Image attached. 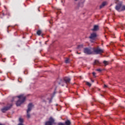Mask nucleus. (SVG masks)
Returning <instances> with one entry per match:
<instances>
[{
    "mask_svg": "<svg viewBox=\"0 0 125 125\" xmlns=\"http://www.w3.org/2000/svg\"><path fill=\"white\" fill-rule=\"evenodd\" d=\"M58 125H64V124L62 123H59Z\"/></svg>",
    "mask_w": 125,
    "mask_h": 125,
    "instance_id": "22",
    "label": "nucleus"
},
{
    "mask_svg": "<svg viewBox=\"0 0 125 125\" xmlns=\"http://www.w3.org/2000/svg\"><path fill=\"white\" fill-rule=\"evenodd\" d=\"M18 98L19 99V100L17 101L16 103L17 106H20V105L24 103L26 100V97L24 96V95H21L18 96Z\"/></svg>",
    "mask_w": 125,
    "mask_h": 125,
    "instance_id": "3",
    "label": "nucleus"
},
{
    "mask_svg": "<svg viewBox=\"0 0 125 125\" xmlns=\"http://www.w3.org/2000/svg\"><path fill=\"white\" fill-rule=\"evenodd\" d=\"M34 107V105H33V104L30 103L28 105V109L27 110V115L26 117L27 119H30L31 118V114H30V112L31 111H32V108Z\"/></svg>",
    "mask_w": 125,
    "mask_h": 125,
    "instance_id": "4",
    "label": "nucleus"
},
{
    "mask_svg": "<svg viewBox=\"0 0 125 125\" xmlns=\"http://www.w3.org/2000/svg\"><path fill=\"white\" fill-rule=\"evenodd\" d=\"M16 98H17V97H14L13 98V101H14V100H15V99H16Z\"/></svg>",
    "mask_w": 125,
    "mask_h": 125,
    "instance_id": "23",
    "label": "nucleus"
},
{
    "mask_svg": "<svg viewBox=\"0 0 125 125\" xmlns=\"http://www.w3.org/2000/svg\"><path fill=\"white\" fill-rule=\"evenodd\" d=\"M3 62H5V59L4 60H2Z\"/></svg>",
    "mask_w": 125,
    "mask_h": 125,
    "instance_id": "27",
    "label": "nucleus"
},
{
    "mask_svg": "<svg viewBox=\"0 0 125 125\" xmlns=\"http://www.w3.org/2000/svg\"><path fill=\"white\" fill-rule=\"evenodd\" d=\"M96 70L98 71V72H101L102 71L101 69H97Z\"/></svg>",
    "mask_w": 125,
    "mask_h": 125,
    "instance_id": "20",
    "label": "nucleus"
},
{
    "mask_svg": "<svg viewBox=\"0 0 125 125\" xmlns=\"http://www.w3.org/2000/svg\"><path fill=\"white\" fill-rule=\"evenodd\" d=\"M37 35H38V36H41V34H42V31H41V30H38V31L37 32Z\"/></svg>",
    "mask_w": 125,
    "mask_h": 125,
    "instance_id": "17",
    "label": "nucleus"
},
{
    "mask_svg": "<svg viewBox=\"0 0 125 125\" xmlns=\"http://www.w3.org/2000/svg\"><path fill=\"white\" fill-rule=\"evenodd\" d=\"M115 3L117 5L115 6V9L119 12L125 10V5H123V1H120L119 0H115Z\"/></svg>",
    "mask_w": 125,
    "mask_h": 125,
    "instance_id": "1",
    "label": "nucleus"
},
{
    "mask_svg": "<svg viewBox=\"0 0 125 125\" xmlns=\"http://www.w3.org/2000/svg\"><path fill=\"white\" fill-rule=\"evenodd\" d=\"M99 64H100V62H99V61L98 60H95L94 63H93V65L94 66L95 65H99Z\"/></svg>",
    "mask_w": 125,
    "mask_h": 125,
    "instance_id": "12",
    "label": "nucleus"
},
{
    "mask_svg": "<svg viewBox=\"0 0 125 125\" xmlns=\"http://www.w3.org/2000/svg\"><path fill=\"white\" fill-rule=\"evenodd\" d=\"M97 37V34H96V33H92L91 34L89 38L91 40H95Z\"/></svg>",
    "mask_w": 125,
    "mask_h": 125,
    "instance_id": "9",
    "label": "nucleus"
},
{
    "mask_svg": "<svg viewBox=\"0 0 125 125\" xmlns=\"http://www.w3.org/2000/svg\"><path fill=\"white\" fill-rule=\"evenodd\" d=\"M65 63H66V64L68 63H70V59H69V58H66L65 60Z\"/></svg>",
    "mask_w": 125,
    "mask_h": 125,
    "instance_id": "16",
    "label": "nucleus"
},
{
    "mask_svg": "<svg viewBox=\"0 0 125 125\" xmlns=\"http://www.w3.org/2000/svg\"><path fill=\"white\" fill-rule=\"evenodd\" d=\"M113 101H115V100H113Z\"/></svg>",
    "mask_w": 125,
    "mask_h": 125,
    "instance_id": "34",
    "label": "nucleus"
},
{
    "mask_svg": "<svg viewBox=\"0 0 125 125\" xmlns=\"http://www.w3.org/2000/svg\"><path fill=\"white\" fill-rule=\"evenodd\" d=\"M12 106V105L10 104L9 106H5L3 108L1 109V112L2 113H5L6 111H8V110L10 109V108Z\"/></svg>",
    "mask_w": 125,
    "mask_h": 125,
    "instance_id": "8",
    "label": "nucleus"
},
{
    "mask_svg": "<svg viewBox=\"0 0 125 125\" xmlns=\"http://www.w3.org/2000/svg\"><path fill=\"white\" fill-rule=\"evenodd\" d=\"M99 30V26L97 25H94L93 28L92 29V31H96Z\"/></svg>",
    "mask_w": 125,
    "mask_h": 125,
    "instance_id": "10",
    "label": "nucleus"
},
{
    "mask_svg": "<svg viewBox=\"0 0 125 125\" xmlns=\"http://www.w3.org/2000/svg\"><path fill=\"white\" fill-rule=\"evenodd\" d=\"M87 125H90V123H87Z\"/></svg>",
    "mask_w": 125,
    "mask_h": 125,
    "instance_id": "24",
    "label": "nucleus"
},
{
    "mask_svg": "<svg viewBox=\"0 0 125 125\" xmlns=\"http://www.w3.org/2000/svg\"><path fill=\"white\" fill-rule=\"evenodd\" d=\"M0 125H2V124H0Z\"/></svg>",
    "mask_w": 125,
    "mask_h": 125,
    "instance_id": "32",
    "label": "nucleus"
},
{
    "mask_svg": "<svg viewBox=\"0 0 125 125\" xmlns=\"http://www.w3.org/2000/svg\"><path fill=\"white\" fill-rule=\"evenodd\" d=\"M77 54H81V53H78V52H77Z\"/></svg>",
    "mask_w": 125,
    "mask_h": 125,
    "instance_id": "26",
    "label": "nucleus"
},
{
    "mask_svg": "<svg viewBox=\"0 0 125 125\" xmlns=\"http://www.w3.org/2000/svg\"><path fill=\"white\" fill-rule=\"evenodd\" d=\"M19 120V122H20L19 124H23V123H24V119H22L21 118H20Z\"/></svg>",
    "mask_w": 125,
    "mask_h": 125,
    "instance_id": "13",
    "label": "nucleus"
},
{
    "mask_svg": "<svg viewBox=\"0 0 125 125\" xmlns=\"http://www.w3.org/2000/svg\"><path fill=\"white\" fill-rule=\"evenodd\" d=\"M92 74H93L94 77H95V75H96V73H95V72H93Z\"/></svg>",
    "mask_w": 125,
    "mask_h": 125,
    "instance_id": "21",
    "label": "nucleus"
},
{
    "mask_svg": "<svg viewBox=\"0 0 125 125\" xmlns=\"http://www.w3.org/2000/svg\"><path fill=\"white\" fill-rule=\"evenodd\" d=\"M104 87H107V86H106V84H104Z\"/></svg>",
    "mask_w": 125,
    "mask_h": 125,
    "instance_id": "25",
    "label": "nucleus"
},
{
    "mask_svg": "<svg viewBox=\"0 0 125 125\" xmlns=\"http://www.w3.org/2000/svg\"><path fill=\"white\" fill-rule=\"evenodd\" d=\"M62 1V2H63V0H62V1Z\"/></svg>",
    "mask_w": 125,
    "mask_h": 125,
    "instance_id": "31",
    "label": "nucleus"
},
{
    "mask_svg": "<svg viewBox=\"0 0 125 125\" xmlns=\"http://www.w3.org/2000/svg\"><path fill=\"white\" fill-rule=\"evenodd\" d=\"M101 96H103V95H101Z\"/></svg>",
    "mask_w": 125,
    "mask_h": 125,
    "instance_id": "33",
    "label": "nucleus"
},
{
    "mask_svg": "<svg viewBox=\"0 0 125 125\" xmlns=\"http://www.w3.org/2000/svg\"><path fill=\"white\" fill-rule=\"evenodd\" d=\"M104 64H105V65L106 66V65H108V62L106 61H104L103 62Z\"/></svg>",
    "mask_w": 125,
    "mask_h": 125,
    "instance_id": "18",
    "label": "nucleus"
},
{
    "mask_svg": "<svg viewBox=\"0 0 125 125\" xmlns=\"http://www.w3.org/2000/svg\"><path fill=\"white\" fill-rule=\"evenodd\" d=\"M83 45L81 44L79 45L77 47L78 49H81V48H83Z\"/></svg>",
    "mask_w": 125,
    "mask_h": 125,
    "instance_id": "14",
    "label": "nucleus"
},
{
    "mask_svg": "<svg viewBox=\"0 0 125 125\" xmlns=\"http://www.w3.org/2000/svg\"><path fill=\"white\" fill-rule=\"evenodd\" d=\"M86 84H87V85H88V86H91V84H90V83H89V82H86Z\"/></svg>",
    "mask_w": 125,
    "mask_h": 125,
    "instance_id": "19",
    "label": "nucleus"
},
{
    "mask_svg": "<svg viewBox=\"0 0 125 125\" xmlns=\"http://www.w3.org/2000/svg\"><path fill=\"white\" fill-rule=\"evenodd\" d=\"M71 81V79L68 78V77H65L63 79V80H62L61 79H58L57 80V83H58V84H61L62 85V86H64V83H70Z\"/></svg>",
    "mask_w": 125,
    "mask_h": 125,
    "instance_id": "2",
    "label": "nucleus"
},
{
    "mask_svg": "<svg viewBox=\"0 0 125 125\" xmlns=\"http://www.w3.org/2000/svg\"><path fill=\"white\" fill-rule=\"evenodd\" d=\"M65 124L66 125H70L71 122L69 120H67L66 121H65Z\"/></svg>",
    "mask_w": 125,
    "mask_h": 125,
    "instance_id": "15",
    "label": "nucleus"
},
{
    "mask_svg": "<svg viewBox=\"0 0 125 125\" xmlns=\"http://www.w3.org/2000/svg\"><path fill=\"white\" fill-rule=\"evenodd\" d=\"M83 52L84 53H85V54H87L88 55L93 54V51H92V48H85Z\"/></svg>",
    "mask_w": 125,
    "mask_h": 125,
    "instance_id": "7",
    "label": "nucleus"
},
{
    "mask_svg": "<svg viewBox=\"0 0 125 125\" xmlns=\"http://www.w3.org/2000/svg\"><path fill=\"white\" fill-rule=\"evenodd\" d=\"M93 54H101V53H103V50L101 49L99 47H94L92 48Z\"/></svg>",
    "mask_w": 125,
    "mask_h": 125,
    "instance_id": "5",
    "label": "nucleus"
},
{
    "mask_svg": "<svg viewBox=\"0 0 125 125\" xmlns=\"http://www.w3.org/2000/svg\"><path fill=\"white\" fill-rule=\"evenodd\" d=\"M91 82H92V83H94V81L93 80H91Z\"/></svg>",
    "mask_w": 125,
    "mask_h": 125,
    "instance_id": "28",
    "label": "nucleus"
},
{
    "mask_svg": "<svg viewBox=\"0 0 125 125\" xmlns=\"http://www.w3.org/2000/svg\"><path fill=\"white\" fill-rule=\"evenodd\" d=\"M56 125V123L55 122V119L53 118L52 117H50L49 118V121L45 122V125Z\"/></svg>",
    "mask_w": 125,
    "mask_h": 125,
    "instance_id": "6",
    "label": "nucleus"
},
{
    "mask_svg": "<svg viewBox=\"0 0 125 125\" xmlns=\"http://www.w3.org/2000/svg\"><path fill=\"white\" fill-rule=\"evenodd\" d=\"M49 23H50V24H51V21H49Z\"/></svg>",
    "mask_w": 125,
    "mask_h": 125,
    "instance_id": "30",
    "label": "nucleus"
},
{
    "mask_svg": "<svg viewBox=\"0 0 125 125\" xmlns=\"http://www.w3.org/2000/svg\"><path fill=\"white\" fill-rule=\"evenodd\" d=\"M74 1H77L78 0H74Z\"/></svg>",
    "mask_w": 125,
    "mask_h": 125,
    "instance_id": "29",
    "label": "nucleus"
},
{
    "mask_svg": "<svg viewBox=\"0 0 125 125\" xmlns=\"http://www.w3.org/2000/svg\"><path fill=\"white\" fill-rule=\"evenodd\" d=\"M106 5H107V2L106 1L103 2L100 6V9H101V8H103V7Z\"/></svg>",
    "mask_w": 125,
    "mask_h": 125,
    "instance_id": "11",
    "label": "nucleus"
}]
</instances>
